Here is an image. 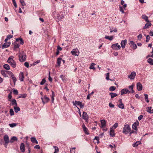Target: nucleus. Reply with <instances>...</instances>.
I'll list each match as a JSON object with an SVG mask.
<instances>
[{"instance_id":"1","label":"nucleus","mask_w":153,"mask_h":153,"mask_svg":"<svg viewBox=\"0 0 153 153\" xmlns=\"http://www.w3.org/2000/svg\"><path fill=\"white\" fill-rule=\"evenodd\" d=\"M19 60L20 62H23L26 60V56L23 51L19 52Z\"/></svg>"},{"instance_id":"2","label":"nucleus","mask_w":153,"mask_h":153,"mask_svg":"<svg viewBox=\"0 0 153 153\" xmlns=\"http://www.w3.org/2000/svg\"><path fill=\"white\" fill-rule=\"evenodd\" d=\"M14 57L11 56L7 60V62L10 64V65L13 68L16 67V64L15 62L13 59Z\"/></svg>"},{"instance_id":"3","label":"nucleus","mask_w":153,"mask_h":153,"mask_svg":"<svg viewBox=\"0 0 153 153\" xmlns=\"http://www.w3.org/2000/svg\"><path fill=\"white\" fill-rule=\"evenodd\" d=\"M131 130V128L128 124L125 125L123 128V132L126 134H127Z\"/></svg>"},{"instance_id":"4","label":"nucleus","mask_w":153,"mask_h":153,"mask_svg":"<svg viewBox=\"0 0 153 153\" xmlns=\"http://www.w3.org/2000/svg\"><path fill=\"white\" fill-rule=\"evenodd\" d=\"M82 118L84 119L86 122H88L89 119V116L87 113L85 111L83 112L82 115Z\"/></svg>"},{"instance_id":"5","label":"nucleus","mask_w":153,"mask_h":153,"mask_svg":"<svg viewBox=\"0 0 153 153\" xmlns=\"http://www.w3.org/2000/svg\"><path fill=\"white\" fill-rule=\"evenodd\" d=\"M131 93V91H129L127 88H124L121 90L120 94L122 95L124 94H126L127 93Z\"/></svg>"},{"instance_id":"6","label":"nucleus","mask_w":153,"mask_h":153,"mask_svg":"<svg viewBox=\"0 0 153 153\" xmlns=\"http://www.w3.org/2000/svg\"><path fill=\"white\" fill-rule=\"evenodd\" d=\"M71 54L75 56H78L79 55V52L78 49L77 48L73 49V51H71Z\"/></svg>"},{"instance_id":"7","label":"nucleus","mask_w":153,"mask_h":153,"mask_svg":"<svg viewBox=\"0 0 153 153\" xmlns=\"http://www.w3.org/2000/svg\"><path fill=\"white\" fill-rule=\"evenodd\" d=\"M112 48L114 50H118L120 48V46L118 43L113 44L111 46Z\"/></svg>"},{"instance_id":"8","label":"nucleus","mask_w":153,"mask_h":153,"mask_svg":"<svg viewBox=\"0 0 153 153\" xmlns=\"http://www.w3.org/2000/svg\"><path fill=\"white\" fill-rule=\"evenodd\" d=\"M41 99L42 100V102L44 104L45 103L48 102L50 100L49 98L47 97L46 95L44 96V98L41 97Z\"/></svg>"},{"instance_id":"9","label":"nucleus","mask_w":153,"mask_h":153,"mask_svg":"<svg viewBox=\"0 0 153 153\" xmlns=\"http://www.w3.org/2000/svg\"><path fill=\"white\" fill-rule=\"evenodd\" d=\"M136 75V73L135 72L133 71L130 75H128V77L129 78L131 79H134L135 76Z\"/></svg>"},{"instance_id":"10","label":"nucleus","mask_w":153,"mask_h":153,"mask_svg":"<svg viewBox=\"0 0 153 153\" xmlns=\"http://www.w3.org/2000/svg\"><path fill=\"white\" fill-rule=\"evenodd\" d=\"M129 45L131 48L134 49H135L137 48V46L133 41H130Z\"/></svg>"},{"instance_id":"11","label":"nucleus","mask_w":153,"mask_h":153,"mask_svg":"<svg viewBox=\"0 0 153 153\" xmlns=\"http://www.w3.org/2000/svg\"><path fill=\"white\" fill-rule=\"evenodd\" d=\"M11 44L10 42H6L4 43L2 47V49H3L4 48H6L10 46Z\"/></svg>"},{"instance_id":"12","label":"nucleus","mask_w":153,"mask_h":153,"mask_svg":"<svg viewBox=\"0 0 153 153\" xmlns=\"http://www.w3.org/2000/svg\"><path fill=\"white\" fill-rule=\"evenodd\" d=\"M4 139L5 143V144H7L9 143L10 141L9 140V137L7 135H5L4 136Z\"/></svg>"},{"instance_id":"13","label":"nucleus","mask_w":153,"mask_h":153,"mask_svg":"<svg viewBox=\"0 0 153 153\" xmlns=\"http://www.w3.org/2000/svg\"><path fill=\"white\" fill-rule=\"evenodd\" d=\"M82 127L85 133L87 135L89 134V133L88 132V130L85 127V125L84 124H83L82 125Z\"/></svg>"},{"instance_id":"14","label":"nucleus","mask_w":153,"mask_h":153,"mask_svg":"<svg viewBox=\"0 0 153 153\" xmlns=\"http://www.w3.org/2000/svg\"><path fill=\"white\" fill-rule=\"evenodd\" d=\"M137 88L138 91H140L142 89V85L140 82H138L137 85Z\"/></svg>"},{"instance_id":"15","label":"nucleus","mask_w":153,"mask_h":153,"mask_svg":"<svg viewBox=\"0 0 153 153\" xmlns=\"http://www.w3.org/2000/svg\"><path fill=\"white\" fill-rule=\"evenodd\" d=\"M127 41L126 39H125L124 40H122L121 43V45L122 48H124L125 47V46L127 43Z\"/></svg>"},{"instance_id":"16","label":"nucleus","mask_w":153,"mask_h":153,"mask_svg":"<svg viewBox=\"0 0 153 153\" xmlns=\"http://www.w3.org/2000/svg\"><path fill=\"white\" fill-rule=\"evenodd\" d=\"M139 124V123L138 122L137 123H136V122H135L134 123L133 125H132V128L135 130H137V126H138Z\"/></svg>"},{"instance_id":"17","label":"nucleus","mask_w":153,"mask_h":153,"mask_svg":"<svg viewBox=\"0 0 153 153\" xmlns=\"http://www.w3.org/2000/svg\"><path fill=\"white\" fill-rule=\"evenodd\" d=\"M20 148V149L22 152H25V144L23 143H22L21 144Z\"/></svg>"},{"instance_id":"18","label":"nucleus","mask_w":153,"mask_h":153,"mask_svg":"<svg viewBox=\"0 0 153 153\" xmlns=\"http://www.w3.org/2000/svg\"><path fill=\"white\" fill-rule=\"evenodd\" d=\"M19 80L21 81H23L24 80V74L23 73L21 72L19 75Z\"/></svg>"},{"instance_id":"19","label":"nucleus","mask_w":153,"mask_h":153,"mask_svg":"<svg viewBox=\"0 0 153 153\" xmlns=\"http://www.w3.org/2000/svg\"><path fill=\"white\" fill-rule=\"evenodd\" d=\"M101 128H104L106 126V122L104 120H101Z\"/></svg>"},{"instance_id":"20","label":"nucleus","mask_w":153,"mask_h":153,"mask_svg":"<svg viewBox=\"0 0 153 153\" xmlns=\"http://www.w3.org/2000/svg\"><path fill=\"white\" fill-rule=\"evenodd\" d=\"M114 131V130L112 128H110V135L112 137H114L115 136Z\"/></svg>"},{"instance_id":"21","label":"nucleus","mask_w":153,"mask_h":153,"mask_svg":"<svg viewBox=\"0 0 153 153\" xmlns=\"http://www.w3.org/2000/svg\"><path fill=\"white\" fill-rule=\"evenodd\" d=\"M141 144V142L140 141H136L135 143L133 144L132 146L133 147H137L139 145Z\"/></svg>"},{"instance_id":"22","label":"nucleus","mask_w":153,"mask_h":153,"mask_svg":"<svg viewBox=\"0 0 153 153\" xmlns=\"http://www.w3.org/2000/svg\"><path fill=\"white\" fill-rule=\"evenodd\" d=\"M17 140V138L15 136H13L11 137L10 139V142L12 143L13 142Z\"/></svg>"},{"instance_id":"23","label":"nucleus","mask_w":153,"mask_h":153,"mask_svg":"<svg viewBox=\"0 0 153 153\" xmlns=\"http://www.w3.org/2000/svg\"><path fill=\"white\" fill-rule=\"evenodd\" d=\"M31 141L33 143H35L36 144L38 143V142L35 137H31Z\"/></svg>"},{"instance_id":"24","label":"nucleus","mask_w":153,"mask_h":153,"mask_svg":"<svg viewBox=\"0 0 153 153\" xmlns=\"http://www.w3.org/2000/svg\"><path fill=\"white\" fill-rule=\"evenodd\" d=\"M19 40H20V44L22 45L24 44V42L23 39L22 38H19L16 39V42H18Z\"/></svg>"},{"instance_id":"25","label":"nucleus","mask_w":153,"mask_h":153,"mask_svg":"<svg viewBox=\"0 0 153 153\" xmlns=\"http://www.w3.org/2000/svg\"><path fill=\"white\" fill-rule=\"evenodd\" d=\"M105 39H108L110 41H111L113 39L114 36H105Z\"/></svg>"},{"instance_id":"26","label":"nucleus","mask_w":153,"mask_h":153,"mask_svg":"<svg viewBox=\"0 0 153 153\" xmlns=\"http://www.w3.org/2000/svg\"><path fill=\"white\" fill-rule=\"evenodd\" d=\"M152 24L150 22H148L146 23L145 26H144L143 28L144 29H146L148 28L149 27L151 26Z\"/></svg>"},{"instance_id":"27","label":"nucleus","mask_w":153,"mask_h":153,"mask_svg":"<svg viewBox=\"0 0 153 153\" xmlns=\"http://www.w3.org/2000/svg\"><path fill=\"white\" fill-rule=\"evenodd\" d=\"M81 102L79 101H73V102L74 105L76 106V105H80Z\"/></svg>"},{"instance_id":"28","label":"nucleus","mask_w":153,"mask_h":153,"mask_svg":"<svg viewBox=\"0 0 153 153\" xmlns=\"http://www.w3.org/2000/svg\"><path fill=\"white\" fill-rule=\"evenodd\" d=\"M11 101L12 105H15L16 106H17V104L16 100L13 99Z\"/></svg>"},{"instance_id":"29","label":"nucleus","mask_w":153,"mask_h":153,"mask_svg":"<svg viewBox=\"0 0 153 153\" xmlns=\"http://www.w3.org/2000/svg\"><path fill=\"white\" fill-rule=\"evenodd\" d=\"M147 62L151 65H153V59L149 58L147 60Z\"/></svg>"},{"instance_id":"30","label":"nucleus","mask_w":153,"mask_h":153,"mask_svg":"<svg viewBox=\"0 0 153 153\" xmlns=\"http://www.w3.org/2000/svg\"><path fill=\"white\" fill-rule=\"evenodd\" d=\"M59 19L60 20L64 17V15L63 14H58L57 16Z\"/></svg>"},{"instance_id":"31","label":"nucleus","mask_w":153,"mask_h":153,"mask_svg":"<svg viewBox=\"0 0 153 153\" xmlns=\"http://www.w3.org/2000/svg\"><path fill=\"white\" fill-rule=\"evenodd\" d=\"M142 19H144L146 22H149V20L148 19V17L146 15H142Z\"/></svg>"},{"instance_id":"32","label":"nucleus","mask_w":153,"mask_h":153,"mask_svg":"<svg viewBox=\"0 0 153 153\" xmlns=\"http://www.w3.org/2000/svg\"><path fill=\"white\" fill-rule=\"evenodd\" d=\"M3 67L5 69L7 70H9L10 69V67L8 64H5L3 65Z\"/></svg>"},{"instance_id":"33","label":"nucleus","mask_w":153,"mask_h":153,"mask_svg":"<svg viewBox=\"0 0 153 153\" xmlns=\"http://www.w3.org/2000/svg\"><path fill=\"white\" fill-rule=\"evenodd\" d=\"M6 71H4V70H1V74L3 75V76L5 77H7V75L6 74Z\"/></svg>"},{"instance_id":"34","label":"nucleus","mask_w":153,"mask_h":153,"mask_svg":"<svg viewBox=\"0 0 153 153\" xmlns=\"http://www.w3.org/2000/svg\"><path fill=\"white\" fill-rule=\"evenodd\" d=\"M53 147L55 149V152L53 153H58L59 152V149L57 146H53Z\"/></svg>"},{"instance_id":"35","label":"nucleus","mask_w":153,"mask_h":153,"mask_svg":"<svg viewBox=\"0 0 153 153\" xmlns=\"http://www.w3.org/2000/svg\"><path fill=\"white\" fill-rule=\"evenodd\" d=\"M109 94L111 96V98H113L117 96L116 93H110Z\"/></svg>"},{"instance_id":"36","label":"nucleus","mask_w":153,"mask_h":153,"mask_svg":"<svg viewBox=\"0 0 153 153\" xmlns=\"http://www.w3.org/2000/svg\"><path fill=\"white\" fill-rule=\"evenodd\" d=\"M110 32L111 33H112L113 32L116 33L117 32V31L116 28H115L114 29H113V28H111V27H110Z\"/></svg>"},{"instance_id":"37","label":"nucleus","mask_w":153,"mask_h":153,"mask_svg":"<svg viewBox=\"0 0 153 153\" xmlns=\"http://www.w3.org/2000/svg\"><path fill=\"white\" fill-rule=\"evenodd\" d=\"M134 86L133 85H131L129 86L128 87L129 89L131 90V93H133L134 92L133 90Z\"/></svg>"},{"instance_id":"38","label":"nucleus","mask_w":153,"mask_h":153,"mask_svg":"<svg viewBox=\"0 0 153 153\" xmlns=\"http://www.w3.org/2000/svg\"><path fill=\"white\" fill-rule=\"evenodd\" d=\"M95 65V64L94 63H92L91 64V65L89 67V68L91 69H93L95 70V68L94 67V65Z\"/></svg>"},{"instance_id":"39","label":"nucleus","mask_w":153,"mask_h":153,"mask_svg":"<svg viewBox=\"0 0 153 153\" xmlns=\"http://www.w3.org/2000/svg\"><path fill=\"white\" fill-rule=\"evenodd\" d=\"M14 109L15 112L16 113L18 112V111L20 110V108L19 107H17V106L14 107Z\"/></svg>"},{"instance_id":"40","label":"nucleus","mask_w":153,"mask_h":153,"mask_svg":"<svg viewBox=\"0 0 153 153\" xmlns=\"http://www.w3.org/2000/svg\"><path fill=\"white\" fill-rule=\"evenodd\" d=\"M19 46L20 45L19 44L16 43L14 45V50L16 51V49L19 48Z\"/></svg>"},{"instance_id":"41","label":"nucleus","mask_w":153,"mask_h":153,"mask_svg":"<svg viewBox=\"0 0 153 153\" xmlns=\"http://www.w3.org/2000/svg\"><path fill=\"white\" fill-rule=\"evenodd\" d=\"M60 77L62 79V80L64 82H66L67 80L65 79V77L64 75H61L60 76Z\"/></svg>"},{"instance_id":"42","label":"nucleus","mask_w":153,"mask_h":153,"mask_svg":"<svg viewBox=\"0 0 153 153\" xmlns=\"http://www.w3.org/2000/svg\"><path fill=\"white\" fill-rule=\"evenodd\" d=\"M62 60V59L61 58H58L57 59V63L58 65L59 66H60L61 62V61Z\"/></svg>"},{"instance_id":"43","label":"nucleus","mask_w":153,"mask_h":153,"mask_svg":"<svg viewBox=\"0 0 153 153\" xmlns=\"http://www.w3.org/2000/svg\"><path fill=\"white\" fill-rule=\"evenodd\" d=\"M11 77L13 80V82L14 83V84H15V83L16 82V78L14 76V74L12 75V76H11Z\"/></svg>"},{"instance_id":"44","label":"nucleus","mask_w":153,"mask_h":153,"mask_svg":"<svg viewBox=\"0 0 153 153\" xmlns=\"http://www.w3.org/2000/svg\"><path fill=\"white\" fill-rule=\"evenodd\" d=\"M27 95L26 94H20V95L19 96V98H25L27 97Z\"/></svg>"},{"instance_id":"45","label":"nucleus","mask_w":153,"mask_h":153,"mask_svg":"<svg viewBox=\"0 0 153 153\" xmlns=\"http://www.w3.org/2000/svg\"><path fill=\"white\" fill-rule=\"evenodd\" d=\"M118 107L122 109H123L124 108V105L123 103H120L118 105Z\"/></svg>"},{"instance_id":"46","label":"nucleus","mask_w":153,"mask_h":153,"mask_svg":"<svg viewBox=\"0 0 153 153\" xmlns=\"http://www.w3.org/2000/svg\"><path fill=\"white\" fill-rule=\"evenodd\" d=\"M121 4L123 5V7L125 8L126 7L127 5L126 4H124V1L123 0H121Z\"/></svg>"},{"instance_id":"47","label":"nucleus","mask_w":153,"mask_h":153,"mask_svg":"<svg viewBox=\"0 0 153 153\" xmlns=\"http://www.w3.org/2000/svg\"><path fill=\"white\" fill-rule=\"evenodd\" d=\"M9 125L10 127L13 128L16 126L17 124L16 123H14L11 124H9Z\"/></svg>"},{"instance_id":"48","label":"nucleus","mask_w":153,"mask_h":153,"mask_svg":"<svg viewBox=\"0 0 153 153\" xmlns=\"http://www.w3.org/2000/svg\"><path fill=\"white\" fill-rule=\"evenodd\" d=\"M115 89V87L113 86H111L109 88V90L111 91H114Z\"/></svg>"},{"instance_id":"49","label":"nucleus","mask_w":153,"mask_h":153,"mask_svg":"<svg viewBox=\"0 0 153 153\" xmlns=\"http://www.w3.org/2000/svg\"><path fill=\"white\" fill-rule=\"evenodd\" d=\"M20 2L22 6L26 5L25 3L24 0H20Z\"/></svg>"},{"instance_id":"50","label":"nucleus","mask_w":153,"mask_h":153,"mask_svg":"<svg viewBox=\"0 0 153 153\" xmlns=\"http://www.w3.org/2000/svg\"><path fill=\"white\" fill-rule=\"evenodd\" d=\"M10 112L11 116H12L14 115V112L13 110L12 109H10Z\"/></svg>"},{"instance_id":"51","label":"nucleus","mask_w":153,"mask_h":153,"mask_svg":"<svg viewBox=\"0 0 153 153\" xmlns=\"http://www.w3.org/2000/svg\"><path fill=\"white\" fill-rule=\"evenodd\" d=\"M152 107H148L147 108V111L150 113H151V109H152Z\"/></svg>"},{"instance_id":"52","label":"nucleus","mask_w":153,"mask_h":153,"mask_svg":"<svg viewBox=\"0 0 153 153\" xmlns=\"http://www.w3.org/2000/svg\"><path fill=\"white\" fill-rule=\"evenodd\" d=\"M46 80L45 78L43 79L41 82H40V84L41 85H43L45 82Z\"/></svg>"},{"instance_id":"53","label":"nucleus","mask_w":153,"mask_h":153,"mask_svg":"<svg viewBox=\"0 0 153 153\" xmlns=\"http://www.w3.org/2000/svg\"><path fill=\"white\" fill-rule=\"evenodd\" d=\"M106 79L107 80L109 79V73L106 74Z\"/></svg>"},{"instance_id":"54","label":"nucleus","mask_w":153,"mask_h":153,"mask_svg":"<svg viewBox=\"0 0 153 153\" xmlns=\"http://www.w3.org/2000/svg\"><path fill=\"white\" fill-rule=\"evenodd\" d=\"M150 39V37L149 35H147L146 37V42H148Z\"/></svg>"},{"instance_id":"55","label":"nucleus","mask_w":153,"mask_h":153,"mask_svg":"<svg viewBox=\"0 0 153 153\" xmlns=\"http://www.w3.org/2000/svg\"><path fill=\"white\" fill-rule=\"evenodd\" d=\"M12 1L13 2V4L14 6H15V7L16 8V7H17V4H16V2L15 0H12Z\"/></svg>"},{"instance_id":"56","label":"nucleus","mask_w":153,"mask_h":153,"mask_svg":"<svg viewBox=\"0 0 153 153\" xmlns=\"http://www.w3.org/2000/svg\"><path fill=\"white\" fill-rule=\"evenodd\" d=\"M13 93L14 94L16 95H17L18 94V90L16 89H15L13 91Z\"/></svg>"},{"instance_id":"57","label":"nucleus","mask_w":153,"mask_h":153,"mask_svg":"<svg viewBox=\"0 0 153 153\" xmlns=\"http://www.w3.org/2000/svg\"><path fill=\"white\" fill-rule=\"evenodd\" d=\"M119 8H120V11L122 12V13H124V12L123 10V7H122L121 6H120Z\"/></svg>"},{"instance_id":"58","label":"nucleus","mask_w":153,"mask_h":153,"mask_svg":"<svg viewBox=\"0 0 153 153\" xmlns=\"http://www.w3.org/2000/svg\"><path fill=\"white\" fill-rule=\"evenodd\" d=\"M13 36L11 35H9L7 36V38L9 40L12 38Z\"/></svg>"},{"instance_id":"59","label":"nucleus","mask_w":153,"mask_h":153,"mask_svg":"<svg viewBox=\"0 0 153 153\" xmlns=\"http://www.w3.org/2000/svg\"><path fill=\"white\" fill-rule=\"evenodd\" d=\"M118 126V124L117 123H116L113 126V128L114 129L116 128Z\"/></svg>"},{"instance_id":"60","label":"nucleus","mask_w":153,"mask_h":153,"mask_svg":"<svg viewBox=\"0 0 153 153\" xmlns=\"http://www.w3.org/2000/svg\"><path fill=\"white\" fill-rule=\"evenodd\" d=\"M6 72L9 75H10L11 76L13 74L10 71H6Z\"/></svg>"},{"instance_id":"61","label":"nucleus","mask_w":153,"mask_h":153,"mask_svg":"<svg viewBox=\"0 0 153 153\" xmlns=\"http://www.w3.org/2000/svg\"><path fill=\"white\" fill-rule=\"evenodd\" d=\"M24 65L25 66L27 67V68H28L29 66V64L28 62H25L24 63Z\"/></svg>"},{"instance_id":"62","label":"nucleus","mask_w":153,"mask_h":153,"mask_svg":"<svg viewBox=\"0 0 153 153\" xmlns=\"http://www.w3.org/2000/svg\"><path fill=\"white\" fill-rule=\"evenodd\" d=\"M143 115H140L138 117V119L139 120H141L143 118Z\"/></svg>"},{"instance_id":"63","label":"nucleus","mask_w":153,"mask_h":153,"mask_svg":"<svg viewBox=\"0 0 153 153\" xmlns=\"http://www.w3.org/2000/svg\"><path fill=\"white\" fill-rule=\"evenodd\" d=\"M34 148L36 149H39L40 148V147L39 145H36L34 147Z\"/></svg>"},{"instance_id":"64","label":"nucleus","mask_w":153,"mask_h":153,"mask_svg":"<svg viewBox=\"0 0 153 153\" xmlns=\"http://www.w3.org/2000/svg\"><path fill=\"white\" fill-rule=\"evenodd\" d=\"M57 50L58 51H61L62 50V48L61 47H60L58 45L57 47Z\"/></svg>"}]
</instances>
